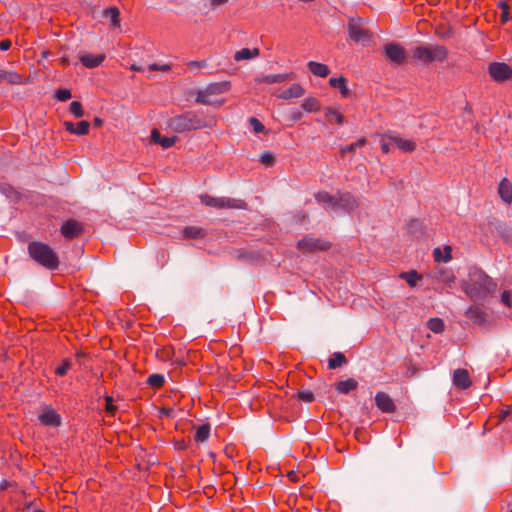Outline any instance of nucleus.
Segmentation results:
<instances>
[{"label": "nucleus", "mask_w": 512, "mask_h": 512, "mask_svg": "<svg viewBox=\"0 0 512 512\" xmlns=\"http://www.w3.org/2000/svg\"><path fill=\"white\" fill-rule=\"evenodd\" d=\"M497 284L489 277L484 271L478 268L470 270L468 275V282L464 287L465 293L471 300H483L490 294L494 293Z\"/></svg>", "instance_id": "1"}, {"label": "nucleus", "mask_w": 512, "mask_h": 512, "mask_svg": "<svg viewBox=\"0 0 512 512\" xmlns=\"http://www.w3.org/2000/svg\"><path fill=\"white\" fill-rule=\"evenodd\" d=\"M28 254L32 260L48 270H56L59 267L60 261L57 253L46 243L30 242Z\"/></svg>", "instance_id": "2"}, {"label": "nucleus", "mask_w": 512, "mask_h": 512, "mask_svg": "<svg viewBox=\"0 0 512 512\" xmlns=\"http://www.w3.org/2000/svg\"><path fill=\"white\" fill-rule=\"evenodd\" d=\"M449 51L444 45L418 46L413 49L412 57L422 64L443 62L448 58Z\"/></svg>", "instance_id": "3"}, {"label": "nucleus", "mask_w": 512, "mask_h": 512, "mask_svg": "<svg viewBox=\"0 0 512 512\" xmlns=\"http://www.w3.org/2000/svg\"><path fill=\"white\" fill-rule=\"evenodd\" d=\"M168 125L177 133L198 130L207 126L204 120L199 118L195 112H187L172 117L170 118Z\"/></svg>", "instance_id": "4"}, {"label": "nucleus", "mask_w": 512, "mask_h": 512, "mask_svg": "<svg viewBox=\"0 0 512 512\" xmlns=\"http://www.w3.org/2000/svg\"><path fill=\"white\" fill-rule=\"evenodd\" d=\"M230 88L231 83L229 81L210 83L205 89L197 92L196 102L204 105H217L219 107L224 104V101L218 102L213 99V96L226 93Z\"/></svg>", "instance_id": "5"}, {"label": "nucleus", "mask_w": 512, "mask_h": 512, "mask_svg": "<svg viewBox=\"0 0 512 512\" xmlns=\"http://www.w3.org/2000/svg\"><path fill=\"white\" fill-rule=\"evenodd\" d=\"M201 203L208 207L216 209H241L247 208V203L244 200L230 198V197H213L208 194H201L199 196Z\"/></svg>", "instance_id": "6"}, {"label": "nucleus", "mask_w": 512, "mask_h": 512, "mask_svg": "<svg viewBox=\"0 0 512 512\" xmlns=\"http://www.w3.org/2000/svg\"><path fill=\"white\" fill-rule=\"evenodd\" d=\"M331 247L332 243L330 241L313 236H305L297 244V248L305 254L317 251H328Z\"/></svg>", "instance_id": "7"}, {"label": "nucleus", "mask_w": 512, "mask_h": 512, "mask_svg": "<svg viewBox=\"0 0 512 512\" xmlns=\"http://www.w3.org/2000/svg\"><path fill=\"white\" fill-rule=\"evenodd\" d=\"M490 77L496 82H504L512 77V69L502 62H492L488 66Z\"/></svg>", "instance_id": "8"}, {"label": "nucleus", "mask_w": 512, "mask_h": 512, "mask_svg": "<svg viewBox=\"0 0 512 512\" xmlns=\"http://www.w3.org/2000/svg\"><path fill=\"white\" fill-rule=\"evenodd\" d=\"M386 57L393 63L400 65L405 62L406 50L400 44L390 43L384 47Z\"/></svg>", "instance_id": "9"}, {"label": "nucleus", "mask_w": 512, "mask_h": 512, "mask_svg": "<svg viewBox=\"0 0 512 512\" xmlns=\"http://www.w3.org/2000/svg\"><path fill=\"white\" fill-rule=\"evenodd\" d=\"M60 231L66 239H74L83 233L84 226L76 220H68L62 224Z\"/></svg>", "instance_id": "10"}, {"label": "nucleus", "mask_w": 512, "mask_h": 512, "mask_svg": "<svg viewBox=\"0 0 512 512\" xmlns=\"http://www.w3.org/2000/svg\"><path fill=\"white\" fill-rule=\"evenodd\" d=\"M349 36L352 40L356 42H368L370 40V35L366 29H364L361 24L357 21H350L348 25Z\"/></svg>", "instance_id": "11"}, {"label": "nucleus", "mask_w": 512, "mask_h": 512, "mask_svg": "<svg viewBox=\"0 0 512 512\" xmlns=\"http://www.w3.org/2000/svg\"><path fill=\"white\" fill-rule=\"evenodd\" d=\"M357 199L349 192H337V209L353 211L358 207Z\"/></svg>", "instance_id": "12"}, {"label": "nucleus", "mask_w": 512, "mask_h": 512, "mask_svg": "<svg viewBox=\"0 0 512 512\" xmlns=\"http://www.w3.org/2000/svg\"><path fill=\"white\" fill-rule=\"evenodd\" d=\"M376 406L384 413H393L396 405L392 398L385 392H378L375 396Z\"/></svg>", "instance_id": "13"}, {"label": "nucleus", "mask_w": 512, "mask_h": 512, "mask_svg": "<svg viewBox=\"0 0 512 512\" xmlns=\"http://www.w3.org/2000/svg\"><path fill=\"white\" fill-rule=\"evenodd\" d=\"M431 278L448 285L454 283L456 279L453 271L445 267H437L431 274Z\"/></svg>", "instance_id": "14"}, {"label": "nucleus", "mask_w": 512, "mask_h": 512, "mask_svg": "<svg viewBox=\"0 0 512 512\" xmlns=\"http://www.w3.org/2000/svg\"><path fill=\"white\" fill-rule=\"evenodd\" d=\"M453 384L460 389H467L472 385L469 372L466 369H456L453 373Z\"/></svg>", "instance_id": "15"}, {"label": "nucleus", "mask_w": 512, "mask_h": 512, "mask_svg": "<svg viewBox=\"0 0 512 512\" xmlns=\"http://www.w3.org/2000/svg\"><path fill=\"white\" fill-rule=\"evenodd\" d=\"M39 421L45 426L57 427L61 424V417L54 409H46L39 415Z\"/></svg>", "instance_id": "16"}, {"label": "nucleus", "mask_w": 512, "mask_h": 512, "mask_svg": "<svg viewBox=\"0 0 512 512\" xmlns=\"http://www.w3.org/2000/svg\"><path fill=\"white\" fill-rule=\"evenodd\" d=\"M498 195L505 204L512 203V183L509 179L503 178L498 184Z\"/></svg>", "instance_id": "17"}, {"label": "nucleus", "mask_w": 512, "mask_h": 512, "mask_svg": "<svg viewBox=\"0 0 512 512\" xmlns=\"http://www.w3.org/2000/svg\"><path fill=\"white\" fill-rule=\"evenodd\" d=\"M7 82L11 85H20L25 83L24 77L15 72L0 69V83Z\"/></svg>", "instance_id": "18"}, {"label": "nucleus", "mask_w": 512, "mask_h": 512, "mask_svg": "<svg viewBox=\"0 0 512 512\" xmlns=\"http://www.w3.org/2000/svg\"><path fill=\"white\" fill-rule=\"evenodd\" d=\"M79 60L87 68H96L105 60V55L83 54L80 55Z\"/></svg>", "instance_id": "19"}, {"label": "nucleus", "mask_w": 512, "mask_h": 512, "mask_svg": "<svg viewBox=\"0 0 512 512\" xmlns=\"http://www.w3.org/2000/svg\"><path fill=\"white\" fill-rule=\"evenodd\" d=\"M315 199L319 204L327 205L331 209H337V193L331 195L326 191H320L315 194Z\"/></svg>", "instance_id": "20"}, {"label": "nucleus", "mask_w": 512, "mask_h": 512, "mask_svg": "<svg viewBox=\"0 0 512 512\" xmlns=\"http://www.w3.org/2000/svg\"><path fill=\"white\" fill-rule=\"evenodd\" d=\"M466 317L472 320L473 322L481 325L486 322V314L485 312L478 306H471L467 309L465 313Z\"/></svg>", "instance_id": "21"}, {"label": "nucleus", "mask_w": 512, "mask_h": 512, "mask_svg": "<svg viewBox=\"0 0 512 512\" xmlns=\"http://www.w3.org/2000/svg\"><path fill=\"white\" fill-rule=\"evenodd\" d=\"M307 66L310 72L317 77L325 78L330 74V69L326 64L309 61Z\"/></svg>", "instance_id": "22"}, {"label": "nucleus", "mask_w": 512, "mask_h": 512, "mask_svg": "<svg viewBox=\"0 0 512 512\" xmlns=\"http://www.w3.org/2000/svg\"><path fill=\"white\" fill-rule=\"evenodd\" d=\"M388 138L404 152H413L416 149V143L413 140L403 139L398 136H388Z\"/></svg>", "instance_id": "23"}, {"label": "nucleus", "mask_w": 512, "mask_h": 512, "mask_svg": "<svg viewBox=\"0 0 512 512\" xmlns=\"http://www.w3.org/2000/svg\"><path fill=\"white\" fill-rule=\"evenodd\" d=\"M151 139L154 143L160 144L163 148H170L176 142V137H163L157 129L152 130Z\"/></svg>", "instance_id": "24"}, {"label": "nucleus", "mask_w": 512, "mask_h": 512, "mask_svg": "<svg viewBox=\"0 0 512 512\" xmlns=\"http://www.w3.org/2000/svg\"><path fill=\"white\" fill-rule=\"evenodd\" d=\"M325 116L329 123L343 125L344 124V116L343 114L336 108L327 107L325 108Z\"/></svg>", "instance_id": "25"}, {"label": "nucleus", "mask_w": 512, "mask_h": 512, "mask_svg": "<svg viewBox=\"0 0 512 512\" xmlns=\"http://www.w3.org/2000/svg\"><path fill=\"white\" fill-rule=\"evenodd\" d=\"M259 54L260 50L258 48H242L241 50L236 51V53L234 54V60L237 62L242 60H250L259 56Z\"/></svg>", "instance_id": "26"}, {"label": "nucleus", "mask_w": 512, "mask_h": 512, "mask_svg": "<svg viewBox=\"0 0 512 512\" xmlns=\"http://www.w3.org/2000/svg\"><path fill=\"white\" fill-rule=\"evenodd\" d=\"M185 238L189 239H203L206 236V231L197 226H187L183 230Z\"/></svg>", "instance_id": "27"}, {"label": "nucleus", "mask_w": 512, "mask_h": 512, "mask_svg": "<svg viewBox=\"0 0 512 512\" xmlns=\"http://www.w3.org/2000/svg\"><path fill=\"white\" fill-rule=\"evenodd\" d=\"M329 84L333 87V88H337L340 90V93L342 95V97H348L349 94H350V91L349 89L347 88V85H346V79L345 77L343 76H340L338 78H330L329 80Z\"/></svg>", "instance_id": "28"}, {"label": "nucleus", "mask_w": 512, "mask_h": 512, "mask_svg": "<svg viewBox=\"0 0 512 512\" xmlns=\"http://www.w3.org/2000/svg\"><path fill=\"white\" fill-rule=\"evenodd\" d=\"M105 17L109 18L114 28H120V11L117 7H109L103 11Z\"/></svg>", "instance_id": "29"}, {"label": "nucleus", "mask_w": 512, "mask_h": 512, "mask_svg": "<svg viewBox=\"0 0 512 512\" xmlns=\"http://www.w3.org/2000/svg\"><path fill=\"white\" fill-rule=\"evenodd\" d=\"M357 386H358L357 381L353 378H350V379L338 382L336 385V390L339 393L347 394L350 391L355 390L357 388Z\"/></svg>", "instance_id": "30"}, {"label": "nucleus", "mask_w": 512, "mask_h": 512, "mask_svg": "<svg viewBox=\"0 0 512 512\" xmlns=\"http://www.w3.org/2000/svg\"><path fill=\"white\" fill-rule=\"evenodd\" d=\"M452 248L449 245L444 247V256H441V249L439 247L433 250V257L436 262H449L452 259Z\"/></svg>", "instance_id": "31"}, {"label": "nucleus", "mask_w": 512, "mask_h": 512, "mask_svg": "<svg viewBox=\"0 0 512 512\" xmlns=\"http://www.w3.org/2000/svg\"><path fill=\"white\" fill-rule=\"evenodd\" d=\"M302 109L308 113L317 112L321 108L320 101L315 97L306 98L302 105Z\"/></svg>", "instance_id": "32"}, {"label": "nucleus", "mask_w": 512, "mask_h": 512, "mask_svg": "<svg viewBox=\"0 0 512 512\" xmlns=\"http://www.w3.org/2000/svg\"><path fill=\"white\" fill-rule=\"evenodd\" d=\"M400 278L405 280L410 287H415L422 276L418 274L417 271L410 270L408 272H402Z\"/></svg>", "instance_id": "33"}, {"label": "nucleus", "mask_w": 512, "mask_h": 512, "mask_svg": "<svg viewBox=\"0 0 512 512\" xmlns=\"http://www.w3.org/2000/svg\"><path fill=\"white\" fill-rule=\"evenodd\" d=\"M367 139L365 137L359 138L355 143L342 146L340 149L341 155L345 156L348 153H354L357 148L365 146Z\"/></svg>", "instance_id": "34"}, {"label": "nucleus", "mask_w": 512, "mask_h": 512, "mask_svg": "<svg viewBox=\"0 0 512 512\" xmlns=\"http://www.w3.org/2000/svg\"><path fill=\"white\" fill-rule=\"evenodd\" d=\"M347 362L345 355L341 352H335L328 361L329 369H336Z\"/></svg>", "instance_id": "35"}, {"label": "nucleus", "mask_w": 512, "mask_h": 512, "mask_svg": "<svg viewBox=\"0 0 512 512\" xmlns=\"http://www.w3.org/2000/svg\"><path fill=\"white\" fill-rule=\"evenodd\" d=\"M210 435V426L209 424H203L199 426L195 432L194 440L198 443L205 442Z\"/></svg>", "instance_id": "36"}, {"label": "nucleus", "mask_w": 512, "mask_h": 512, "mask_svg": "<svg viewBox=\"0 0 512 512\" xmlns=\"http://www.w3.org/2000/svg\"><path fill=\"white\" fill-rule=\"evenodd\" d=\"M427 327L434 333H441L444 331L445 325L440 318H431L427 322Z\"/></svg>", "instance_id": "37"}, {"label": "nucleus", "mask_w": 512, "mask_h": 512, "mask_svg": "<svg viewBox=\"0 0 512 512\" xmlns=\"http://www.w3.org/2000/svg\"><path fill=\"white\" fill-rule=\"evenodd\" d=\"M147 383L152 388L160 389L161 387H163L165 379L162 374H151L147 379Z\"/></svg>", "instance_id": "38"}, {"label": "nucleus", "mask_w": 512, "mask_h": 512, "mask_svg": "<svg viewBox=\"0 0 512 512\" xmlns=\"http://www.w3.org/2000/svg\"><path fill=\"white\" fill-rule=\"evenodd\" d=\"M72 360L64 359L62 363L55 369V374L58 376H65L67 372L72 368Z\"/></svg>", "instance_id": "39"}, {"label": "nucleus", "mask_w": 512, "mask_h": 512, "mask_svg": "<svg viewBox=\"0 0 512 512\" xmlns=\"http://www.w3.org/2000/svg\"><path fill=\"white\" fill-rule=\"evenodd\" d=\"M512 421V407L503 406L498 413V423Z\"/></svg>", "instance_id": "40"}, {"label": "nucleus", "mask_w": 512, "mask_h": 512, "mask_svg": "<svg viewBox=\"0 0 512 512\" xmlns=\"http://www.w3.org/2000/svg\"><path fill=\"white\" fill-rule=\"evenodd\" d=\"M70 112L77 118L84 116L82 104L79 101H73L70 104Z\"/></svg>", "instance_id": "41"}, {"label": "nucleus", "mask_w": 512, "mask_h": 512, "mask_svg": "<svg viewBox=\"0 0 512 512\" xmlns=\"http://www.w3.org/2000/svg\"><path fill=\"white\" fill-rule=\"evenodd\" d=\"M90 124L88 121H80L76 126V135H87L89 133Z\"/></svg>", "instance_id": "42"}, {"label": "nucleus", "mask_w": 512, "mask_h": 512, "mask_svg": "<svg viewBox=\"0 0 512 512\" xmlns=\"http://www.w3.org/2000/svg\"><path fill=\"white\" fill-rule=\"evenodd\" d=\"M55 97L59 101H67L72 97L71 91L69 89H58L55 93Z\"/></svg>", "instance_id": "43"}, {"label": "nucleus", "mask_w": 512, "mask_h": 512, "mask_svg": "<svg viewBox=\"0 0 512 512\" xmlns=\"http://www.w3.org/2000/svg\"><path fill=\"white\" fill-rule=\"evenodd\" d=\"M249 123L255 133H261L265 130L264 125L255 117H251Z\"/></svg>", "instance_id": "44"}, {"label": "nucleus", "mask_w": 512, "mask_h": 512, "mask_svg": "<svg viewBox=\"0 0 512 512\" xmlns=\"http://www.w3.org/2000/svg\"><path fill=\"white\" fill-rule=\"evenodd\" d=\"M305 90L299 84H293L290 86V98L295 97L299 98L303 96Z\"/></svg>", "instance_id": "45"}, {"label": "nucleus", "mask_w": 512, "mask_h": 512, "mask_svg": "<svg viewBox=\"0 0 512 512\" xmlns=\"http://www.w3.org/2000/svg\"><path fill=\"white\" fill-rule=\"evenodd\" d=\"M261 163L265 166H271L275 162V157L270 152H265L261 155Z\"/></svg>", "instance_id": "46"}, {"label": "nucleus", "mask_w": 512, "mask_h": 512, "mask_svg": "<svg viewBox=\"0 0 512 512\" xmlns=\"http://www.w3.org/2000/svg\"><path fill=\"white\" fill-rule=\"evenodd\" d=\"M105 402V411L111 415H114V413L117 410V407L113 404V398L111 396H106Z\"/></svg>", "instance_id": "47"}, {"label": "nucleus", "mask_w": 512, "mask_h": 512, "mask_svg": "<svg viewBox=\"0 0 512 512\" xmlns=\"http://www.w3.org/2000/svg\"><path fill=\"white\" fill-rule=\"evenodd\" d=\"M171 65L170 64H163V65H159V64H156V63H153V64H150L148 66V70L149 71H162V72H168L171 70Z\"/></svg>", "instance_id": "48"}, {"label": "nucleus", "mask_w": 512, "mask_h": 512, "mask_svg": "<svg viewBox=\"0 0 512 512\" xmlns=\"http://www.w3.org/2000/svg\"><path fill=\"white\" fill-rule=\"evenodd\" d=\"M207 66V61L206 60H192V61H189L187 62V67L189 69H201V68H205Z\"/></svg>", "instance_id": "49"}, {"label": "nucleus", "mask_w": 512, "mask_h": 512, "mask_svg": "<svg viewBox=\"0 0 512 512\" xmlns=\"http://www.w3.org/2000/svg\"><path fill=\"white\" fill-rule=\"evenodd\" d=\"M282 79H283L282 75H267V76H263L258 81L271 84V83L280 82Z\"/></svg>", "instance_id": "50"}, {"label": "nucleus", "mask_w": 512, "mask_h": 512, "mask_svg": "<svg viewBox=\"0 0 512 512\" xmlns=\"http://www.w3.org/2000/svg\"><path fill=\"white\" fill-rule=\"evenodd\" d=\"M297 397L304 402H312L314 400V394L311 391L298 392Z\"/></svg>", "instance_id": "51"}, {"label": "nucleus", "mask_w": 512, "mask_h": 512, "mask_svg": "<svg viewBox=\"0 0 512 512\" xmlns=\"http://www.w3.org/2000/svg\"><path fill=\"white\" fill-rule=\"evenodd\" d=\"M501 301L504 305L511 307L512 306V294L510 291H504L501 295Z\"/></svg>", "instance_id": "52"}, {"label": "nucleus", "mask_w": 512, "mask_h": 512, "mask_svg": "<svg viewBox=\"0 0 512 512\" xmlns=\"http://www.w3.org/2000/svg\"><path fill=\"white\" fill-rule=\"evenodd\" d=\"M172 355V349L170 347L164 348L158 352V357L162 360L170 359Z\"/></svg>", "instance_id": "53"}, {"label": "nucleus", "mask_w": 512, "mask_h": 512, "mask_svg": "<svg viewBox=\"0 0 512 512\" xmlns=\"http://www.w3.org/2000/svg\"><path fill=\"white\" fill-rule=\"evenodd\" d=\"M500 7L502 8L501 22L505 23L509 19L508 5L505 2H502L500 4Z\"/></svg>", "instance_id": "54"}, {"label": "nucleus", "mask_w": 512, "mask_h": 512, "mask_svg": "<svg viewBox=\"0 0 512 512\" xmlns=\"http://www.w3.org/2000/svg\"><path fill=\"white\" fill-rule=\"evenodd\" d=\"M303 114L300 110H293L290 112V120H293L294 122L299 121L302 118Z\"/></svg>", "instance_id": "55"}, {"label": "nucleus", "mask_w": 512, "mask_h": 512, "mask_svg": "<svg viewBox=\"0 0 512 512\" xmlns=\"http://www.w3.org/2000/svg\"><path fill=\"white\" fill-rule=\"evenodd\" d=\"M65 130L71 134H76V126L72 122L64 123Z\"/></svg>", "instance_id": "56"}, {"label": "nucleus", "mask_w": 512, "mask_h": 512, "mask_svg": "<svg viewBox=\"0 0 512 512\" xmlns=\"http://www.w3.org/2000/svg\"><path fill=\"white\" fill-rule=\"evenodd\" d=\"M11 45H12V43L9 39H4V40L0 41V49L2 51H6V50L10 49Z\"/></svg>", "instance_id": "57"}, {"label": "nucleus", "mask_w": 512, "mask_h": 512, "mask_svg": "<svg viewBox=\"0 0 512 512\" xmlns=\"http://www.w3.org/2000/svg\"><path fill=\"white\" fill-rule=\"evenodd\" d=\"M228 0H210L211 6L213 8H216L218 6L224 5L227 3Z\"/></svg>", "instance_id": "58"}, {"label": "nucleus", "mask_w": 512, "mask_h": 512, "mask_svg": "<svg viewBox=\"0 0 512 512\" xmlns=\"http://www.w3.org/2000/svg\"><path fill=\"white\" fill-rule=\"evenodd\" d=\"M103 122H104V121H103V119H101L100 117H95V118L93 119V125H94L95 127H98V128H99V127H101V126L103 125Z\"/></svg>", "instance_id": "59"}, {"label": "nucleus", "mask_w": 512, "mask_h": 512, "mask_svg": "<svg viewBox=\"0 0 512 512\" xmlns=\"http://www.w3.org/2000/svg\"><path fill=\"white\" fill-rule=\"evenodd\" d=\"M381 150L383 153L388 154L390 152V147L388 143H382L381 144Z\"/></svg>", "instance_id": "60"}, {"label": "nucleus", "mask_w": 512, "mask_h": 512, "mask_svg": "<svg viewBox=\"0 0 512 512\" xmlns=\"http://www.w3.org/2000/svg\"><path fill=\"white\" fill-rule=\"evenodd\" d=\"M130 70L135 71V72H142L143 71L142 67L137 65V64H132L130 66Z\"/></svg>", "instance_id": "61"}, {"label": "nucleus", "mask_w": 512, "mask_h": 512, "mask_svg": "<svg viewBox=\"0 0 512 512\" xmlns=\"http://www.w3.org/2000/svg\"><path fill=\"white\" fill-rule=\"evenodd\" d=\"M289 477H290V482H296L298 480L297 477L294 475L293 471H290Z\"/></svg>", "instance_id": "62"}, {"label": "nucleus", "mask_w": 512, "mask_h": 512, "mask_svg": "<svg viewBox=\"0 0 512 512\" xmlns=\"http://www.w3.org/2000/svg\"><path fill=\"white\" fill-rule=\"evenodd\" d=\"M161 256H162V259L164 260V262H166L167 258H168V255L165 253V251L161 252Z\"/></svg>", "instance_id": "63"}, {"label": "nucleus", "mask_w": 512, "mask_h": 512, "mask_svg": "<svg viewBox=\"0 0 512 512\" xmlns=\"http://www.w3.org/2000/svg\"><path fill=\"white\" fill-rule=\"evenodd\" d=\"M82 356H84V354L82 352L76 353V357H82Z\"/></svg>", "instance_id": "64"}]
</instances>
